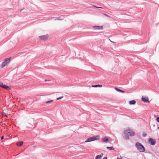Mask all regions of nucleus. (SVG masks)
I'll return each instance as SVG.
<instances>
[{"instance_id": "obj_32", "label": "nucleus", "mask_w": 159, "mask_h": 159, "mask_svg": "<svg viewBox=\"0 0 159 159\" xmlns=\"http://www.w3.org/2000/svg\"><path fill=\"white\" fill-rule=\"evenodd\" d=\"M5 140H6V139H4V141H5Z\"/></svg>"}, {"instance_id": "obj_18", "label": "nucleus", "mask_w": 159, "mask_h": 159, "mask_svg": "<svg viewBox=\"0 0 159 159\" xmlns=\"http://www.w3.org/2000/svg\"><path fill=\"white\" fill-rule=\"evenodd\" d=\"M53 100H50V101H47L46 102V104H48V103H50L52 102H53Z\"/></svg>"}, {"instance_id": "obj_17", "label": "nucleus", "mask_w": 159, "mask_h": 159, "mask_svg": "<svg viewBox=\"0 0 159 159\" xmlns=\"http://www.w3.org/2000/svg\"><path fill=\"white\" fill-rule=\"evenodd\" d=\"M107 148L109 150H114V148L113 147H107Z\"/></svg>"}, {"instance_id": "obj_8", "label": "nucleus", "mask_w": 159, "mask_h": 159, "mask_svg": "<svg viewBox=\"0 0 159 159\" xmlns=\"http://www.w3.org/2000/svg\"><path fill=\"white\" fill-rule=\"evenodd\" d=\"M141 99L144 102L149 103L150 102L148 97H142Z\"/></svg>"}, {"instance_id": "obj_26", "label": "nucleus", "mask_w": 159, "mask_h": 159, "mask_svg": "<svg viewBox=\"0 0 159 159\" xmlns=\"http://www.w3.org/2000/svg\"><path fill=\"white\" fill-rule=\"evenodd\" d=\"M50 81V80H45V82L47 81Z\"/></svg>"}, {"instance_id": "obj_13", "label": "nucleus", "mask_w": 159, "mask_h": 159, "mask_svg": "<svg viewBox=\"0 0 159 159\" xmlns=\"http://www.w3.org/2000/svg\"><path fill=\"white\" fill-rule=\"evenodd\" d=\"M102 141L105 143H108L109 142V139H108L107 137H105L102 139Z\"/></svg>"}, {"instance_id": "obj_31", "label": "nucleus", "mask_w": 159, "mask_h": 159, "mask_svg": "<svg viewBox=\"0 0 159 159\" xmlns=\"http://www.w3.org/2000/svg\"><path fill=\"white\" fill-rule=\"evenodd\" d=\"M5 116H7L6 115H5Z\"/></svg>"}, {"instance_id": "obj_20", "label": "nucleus", "mask_w": 159, "mask_h": 159, "mask_svg": "<svg viewBox=\"0 0 159 159\" xmlns=\"http://www.w3.org/2000/svg\"><path fill=\"white\" fill-rule=\"evenodd\" d=\"M147 134L146 133H143V137H145L147 136Z\"/></svg>"}, {"instance_id": "obj_15", "label": "nucleus", "mask_w": 159, "mask_h": 159, "mask_svg": "<svg viewBox=\"0 0 159 159\" xmlns=\"http://www.w3.org/2000/svg\"><path fill=\"white\" fill-rule=\"evenodd\" d=\"M23 141H20V142H17L16 143V145L18 147H20L23 144Z\"/></svg>"}, {"instance_id": "obj_16", "label": "nucleus", "mask_w": 159, "mask_h": 159, "mask_svg": "<svg viewBox=\"0 0 159 159\" xmlns=\"http://www.w3.org/2000/svg\"><path fill=\"white\" fill-rule=\"evenodd\" d=\"M102 86V85L101 84H98V85H93L92 86V87H101Z\"/></svg>"}, {"instance_id": "obj_27", "label": "nucleus", "mask_w": 159, "mask_h": 159, "mask_svg": "<svg viewBox=\"0 0 159 159\" xmlns=\"http://www.w3.org/2000/svg\"><path fill=\"white\" fill-rule=\"evenodd\" d=\"M102 159H107V157H105L103 158Z\"/></svg>"}, {"instance_id": "obj_24", "label": "nucleus", "mask_w": 159, "mask_h": 159, "mask_svg": "<svg viewBox=\"0 0 159 159\" xmlns=\"http://www.w3.org/2000/svg\"><path fill=\"white\" fill-rule=\"evenodd\" d=\"M104 15L106 16H107V17H110V16H109L108 15L106 14H104Z\"/></svg>"}, {"instance_id": "obj_19", "label": "nucleus", "mask_w": 159, "mask_h": 159, "mask_svg": "<svg viewBox=\"0 0 159 159\" xmlns=\"http://www.w3.org/2000/svg\"><path fill=\"white\" fill-rule=\"evenodd\" d=\"M63 98V96H61L59 98H57L56 99L57 100H60L61 99H62V98Z\"/></svg>"}, {"instance_id": "obj_4", "label": "nucleus", "mask_w": 159, "mask_h": 159, "mask_svg": "<svg viewBox=\"0 0 159 159\" xmlns=\"http://www.w3.org/2000/svg\"><path fill=\"white\" fill-rule=\"evenodd\" d=\"M148 143L152 145H154L156 144V140L152 138H150L148 139Z\"/></svg>"}, {"instance_id": "obj_12", "label": "nucleus", "mask_w": 159, "mask_h": 159, "mask_svg": "<svg viewBox=\"0 0 159 159\" xmlns=\"http://www.w3.org/2000/svg\"><path fill=\"white\" fill-rule=\"evenodd\" d=\"M115 89L118 92H121L122 93H125V91H124L121 90L118 88H117L115 87Z\"/></svg>"}, {"instance_id": "obj_3", "label": "nucleus", "mask_w": 159, "mask_h": 159, "mask_svg": "<svg viewBox=\"0 0 159 159\" xmlns=\"http://www.w3.org/2000/svg\"><path fill=\"white\" fill-rule=\"evenodd\" d=\"M10 61V57L6 58L5 60L1 64V67L2 68L5 67L6 65Z\"/></svg>"}, {"instance_id": "obj_14", "label": "nucleus", "mask_w": 159, "mask_h": 159, "mask_svg": "<svg viewBox=\"0 0 159 159\" xmlns=\"http://www.w3.org/2000/svg\"><path fill=\"white\" fill-rule=\"evenodd\" d=\"M136 102L134 100H132L129 101V104L130 105H134L135 104Z\"/></svg>"}, {"instance_id": "obj_11", "label": "nucleus", "mask_w": 159, "mask_h": 159, "mask_svg": "<svg viewBox=\"0 0 159 159\" xmlns=\"http://www.w3.org/2000/svg\"><path fill=\"white\" fill-rule=\"evenodd\" d=\"M103 153H101L100 155L96 156L95 159H101L103 156Z\"/></svg>"}, {"instance_id": "obj_28", "label": "nucleus", "mask_w": 159, "mask_h": 159, "mask_svg": "<svg viewBox=\"0 0 159 159\" xmlns=\"http://www.w3.org/2000/svg\"><path fill=\"white\" fill-rule=\"evenodd\" d=\"M116 159H122L121 157H120V158H119L118 157Z\"/></svg>"}, {"instance_id": "obj_10", "label": "nucleus", "mask_w": 159, "mask_h": 159, "mask_svg": "<svg viewBox=\"0 0 159 159\" xmlns=\"http://www.w3.org/2000/svg\"><path fill=\"white\" fill-rule=\"evenodd\" d=\"M124 136H123V137L125 138V139L128 140L129 139V135L127 133V132L125 131L124 133Z\"/></svg>"}, {"instance_id": "obj_21", "label": "nucleus", "mask_w": 159, "mask_h": 159, "mask_svg": "<svg viewBox=\"0 0 159 159\" xmlns=\"http://www.w3.org/2000/svg\"><path fill=\"white\" fill-rule=\"evenodd\" d=\"M156 120L159 123V116L157 117L156 118Z\"/></svg>"}, {"instance_id": "obj_1", "label": "nucleus", "mask_w": 159, "mask_h": 159, "mask_svg": "<svg viewBox=\"0 0 159 159\" xmlns=\"http://www.w3.org/2000/svg\"><path fill=\"white\" fill-rule=\"evenodd\" d=\"M135 147L141 152H143L145 151V148L143 145L139 142H137L136 143Z\"/></svg>"}, {"instance_id": "obj_9", "label": "nucleus", "mask_w": 159, "mask_h": 159, "mask_svg": "<svg viewBox=\"0 0 159 159\" xmlns=\"http://www.w3.org/2000/svg\"><path fill=\"white\" fill-rule=\"evenodd\" d=\"M93 29L95 30H102L103 29V27L102 26H95L93 27Z\"/></svg>"}, {"instance_id": "obj_2", "label": "nucleus", "mask_w": 159, "mask_h": 159, "mask_svg": "<svg viewBox=\"0 0 159 159\" xmlns=\"http://www.w3.org/2000/svg\"><path fill=\"white\" fill-rule=\"evenodd\" d=\"M100 137L99 135H97L96 136L90 137L88 138L85 141V142H90L92 141H95V140L98 139H100Z\"/></svg>"}, {"instance_id": "obj_7", "label": "nucleus", "mask_w": 159, "mask_h": 159, "mask_svg": "<svg viewBox=\"0 0 159 159\" xmlns=\"http://www.w3.org/2000/svg\"><path fill=\"white\" fill-rule=\"evenodd\" d=\"M48 34L39 36V38L40 39L43 40H46L48 38Z\"/></svg>"}, {"instance_id": "obj_23", "label": "nucleus", "mask_w": 159, "mask_h": 159, "mask_svg": "<svg viewBox=\"0 0 159 159\" xmlns=\"http://www.w3.org/2000/svg\"><path fill=\"white\" fill-rule=\"evenodd\" d=\"M94 7H96L97 8H102V7H98L96 6H94Z\"/></svg>"}, {"instance_id": "obj_6", "label": "nucleus", "mask_w": 159, "mask_h": 159, "mask_svg": "<svg viewBox=\"0 0 159 159\" xmlns=\"http://www.w3.org/2000/svg\"><path fill=\"white\" fill-rule=\"evenodd\" d=\"M126 132L128 134V135L130 136L133 137L135 135L134 132L131 129L126 130Z\"/></svg>"}, {"instance_id": "obj_30", "label": "nucleus", "mask_w": 159, "mask_h": 159, "mask_svg": "<svg viewBox=\"0 0 159 159\" xmlns=\"http://www.w3.org/2000/svg\"><path fill=\"white\" fill-rule=\"evenodd\" d=\"M157 129H158L159 130V127H157Z\"/></svg>"}, {"instance_id": "obj_25", "label": "nucleus", "mask_w": 159, "mask_h": 159, "mask_svg": "<svg viewBox=\"0 0 159 159\" xmlns=\"http://www.w3.org/2000/svg\"><path fill=\"white\" fill-rule=\"evenodd\" d=\"M4 136H2L1 137V140H2L4 139Z\"/></svg>"}, {"instance_id": "obj_22", "label": "nucleus", "mask_w": 159, "mask_h": 159, "mask_svg": "<svg viewBox=\"0 0 159 159\" xmlns=\"http://www.w3.org/2000/svg\"><path fill=\"white\" fill-rule=\"evenodd\" d=\"M63 19H60L58 18H57V19H56L55 20H63Z\"/></svg>"}, {"instance_id": "obj_29", "label": "nucleus", "mask_w": 159, "mask_h": 159, "mask_svg": "<svg viewBox=\"0 0 159 159\" xmlns=\"http://www.w3.org/2000/svg\"><path fill=\"white\" fill-rule=\"evenodd\" d=\"M153 126V127H155L156 125H155V124H154Z\"/></svg>"}, {"instance_id": "obj_5", "label": "nucleus", "mask_w": 159, "mask_h": 159, "mask_svg": "<svg viewBox=\"0 0 159 159\" xmlns=\"http://www.w3.org/2000/svg\"><path fill=\"white\" fill-rule=\"evenodd\" d=\"M0 87L6 89H10V87L4 84L1 82H0Z\"/></svg>"}]
</instances>
